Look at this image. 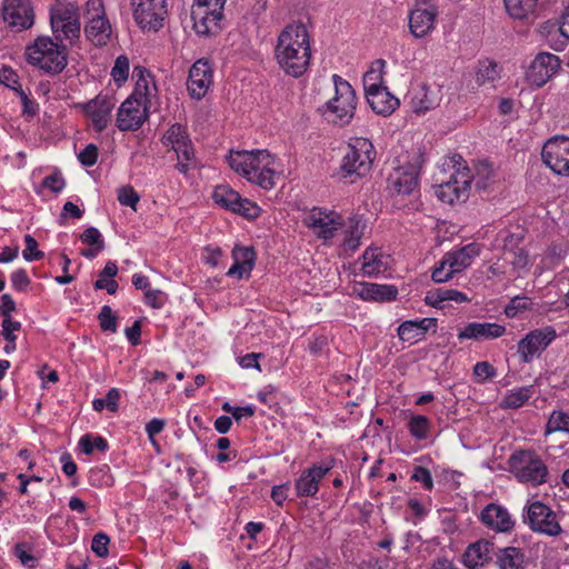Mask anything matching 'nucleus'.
<instances>
[{
  "label": "nucleus",
  "instance_id": "obj_1",
  "mask_svg": "<svg viewBox=\"0 0 569 569\" xmlns=\"http://www.w3.org/2000/svg\"><path fill=\"white\" fill-rule=\"evenodd\" d=\"M276 59L288 76L298 78L302 76L311 58L310 36L307 27L301 22H293L284 27L278 36Z\"/></svg>",
  "mask_w": 569,
  "mask_h": 569
},
{
  "label": "nucleus",
  "instance_id": "obj_2",
  "mask_svg": "<svg viewBox=\"0 0 569 569\" xmlns=\"http://www.w3.org/2000/svg\"><path fill=\"white\" fill-rule=\"evenodd\" d=\"M227 160L230 168L249 182L266 190L274 187L279 163L269 151H231Z\"/></svg>",
  "mask_w": 569,
  "mask_h": 569
},
{
  "label": "nucleus",
  "instance_id": "obj_3",
  "mask_svg": "<svg viewBox=\"0 0 569 569\" xmlns=\"http://www.w3.org/2000/svg\"><path fill=\"white\" fill-rule=\"evenodd\" d=\"M447 170L451 171L448 180L438 174L435 177L436 194L445 203L451 204L467 198L472 181L478 189L486 188V183L480 178H475L471 174L470 169L463 164L462 157L459 154H453L443 161L440 173H446Z\"/></svg>",
  "mask_w": 569,
  "mask_h": 569
},
{
  "label": "nucleus",
  "instance_id": "obj_4",
  "mask_svg": "<svg viewBox=\"0 0 569 569\" xmlns=\"http://www.w3.org/2000/svg\"><path fill=\"white\" fill-rule=\"evenodd\" d=\"M375 154L370 140L362 137L351 138L340 164L342 178L352 183L366 177L371 170Z\"/></svg>",
  "mask_w": 569,
  "mask_h": 569
},
{
  "label": "nucleus",
  "instance_id": "obj_5",
  "mask_svg": "<svg viewBox=\"0 0 569 569\" xmlns=\"http://www.w3.org/2000/svg\"><path fill=\"white\" fill-rule=\"evenodd\" d=\"M26 57L29 64L40 70L56 74L67 66V49L49 37H39L27 47Z\"/></svg>",
  "mask_w": 569,
  "mask_h": 569
},
{
  "label": "nucleus",
  "instance_id": "obj_6",
  "mask_svg": "<svg viewBox=\"0 0 569 569\" xmlns=\"http://www.w3.org/2000/svg\"><path fill=\"white\" fill-rule=\"evenodd\" d=\"M508 463L510 472L521 483L538 487L548 481V467L542 458L533 450H519L513 452Z\"/></svg>",
  "mask_w": 569,
  "mask_h": 569
},
{
  "label": "nucleus",
  "instance_id": "obj_7",
  "mask_svg": "<svg viewBox=\"0 0 569 569\" xmlns=\"http://www.w3.org/2000/svg\"><path fill=\"white\" fill-rule=\"evenodd\" d=\"M134 23L143 33H157L169 16L168 0H130Z\"/></svg>",
  "mask_w": 569,
  "mask_h": 569
},
{
  "label": "nucleus",
  "instance_id": "obj_8",
  "mask_svg": "<svg viewBox=\"0 0 569 569\" xmlns=\"http://www.w3.org/2000/svg\"><path fill=\"white\" fill-rule=\"evenodd\" d=\"M161 142L166 147H170L177 154L176 169L187 174L190 170L198 166L193 144L189 138L186 127L180 123L171 124L162 136Z\"/></svg>",
  "mask_w": 569,
  "mask_h": 569
},
{
  "label": "nucleus",
  "instance_id": "obj_9",
  "mask_svg": "<svg viewBox=\"0 0 569 569\" xmlns=\"http://www.w3.org/2000/svg\"><path fill=\"white\" fill-rule=\"evenodd\" d=\"M84 36L94 46H106L112 29L102 0H88L83 12Z\"/></svg>",
  "mask_w": 569,
  "mask_h": 569
},
{
  "label": "nucleus",
  "instance_id": "obj_10",
  "mask_svg": "<svg viewBox=\"0 0 569 569\" xmlns=\"http://www.w3.org/2000/svg\"><path fill=\"white\" fill-rule=\"evenodd\" d=\"M227 0H193L191 19L200 36L214 34L220 30Z\"/></svg>",
  "mask_w": 569,
  "mask_h": 569
},
{
  "label": "nucleus",
  "instance_id": "obj_11",
  "mask_svg": "<svg viewBox=\"0 0 569 569\" xmlns=\"http://www.w3.org/2000/svg\"><path fill=\"white\" fill-rule=\"evenodd\" d=\"M50 24L56 39L73 40L80 37L81 23L78 8L70 2H58L50 9Z\"/></svg>",
  "mask_w": 569,
  "mask_h": 569
},
{
  "label": "nucleus",
  "instance_id": "obj_12",
  "mask_svg": "<svg viewBox=\"0 0 569 569\" xmlns=\"http://www.w3.org/2000/svg\"><path fill=\"white\" fill-rule=\"evenodd\" d=\"M335 96L326 103V111L335 116L333 121L349 123L353 118L357 97L351 84L338 74L332 76Z\"/></svg>",
  "mask_w": 569,
  "mask_h": 569
},
{
  "label": "nucleus",
  "instance_id": "obj_13",
  "mask_svg": "<svg viewBox=\"0 0 569 569\" xmlns=\"http://www.w3.org/2000/svg\"><path fill=\"white\" fill-rule=\"evenodd\" d=\"M523 522L535 532L548 537H557L562 532L556 512L538 500L529 501L525 507Z\"/></svg>",
  "mask_w": 569,
  "mask_h": 569
},
{
  "label": "nucleus",
  "instance_id": "obj_14",
  "mask_svg": "<svg viewBox=\"0 0 569 569\" xmlns=\"http://www.w3.org/2000/svg\"><path fill=\"white\" fill-rule=\"evenodd\" d=\"M439 11L430 0H416L408 13L410 33L416 39L428 37L437 24Z\"/></svg>",
  "mask_w": 569,
  "mask_h": 569
},
{
  "label": "nucleus",
  "instance_id": "obj_15",
  "mask_svg": "<svg viewBox=\"0 0 569 569\" xmlns=\"http://www.w3.org/2000/svg\"><path fill=\"white\" fill-rule=\"evenodd\" d=\"M425 160L421 153H416L411 160L396 168L389 176V188L397 193L410 194L419 186V174Z\"/></svg>",
  "mask_w": 569,
  "mask_h": 569
},
{
  "label": "nucleus",
  "instance_id": "obj_16",
  "mask_svg": "<svg viewBox=\"0 0 569 569\" xmlns=\"http://www.w3.org/2000/svg\"><path fill=\"white\" fill-rule=\"evenodd\" d=\"M557 338V331L552 326H545L529 331L518 342V353L523 362H530L540 356Z\"/></svg>",
  "mask_w": 569,
  "mask_h": 569
},
{
  "label": "nucleus",
  "instance_id": "obj_17",
  "mask_svg": "<svg viewBox=\"0 0 569 569\" xmlns=\"http://www.w3.org/2000/svg\"><path fill=\"white\" fill-rule=\"evenodd\" d=\"M213 201L224 209L241 214L248 219H254L260 214V208L247 198H242L228 186H217L212 192Z\"/></svg>",
  "mask_w": 569,
  "mask_h": 569
},
{
  "label": "nucleus",
  "instance_id": "obj_18",
  "mask_svg": "<svg viewBox=\"0 0 569 569\" xmlns=\"http://www.w3.org/2000/svg\"><path fill=\"white\" fill-rule=\"evenodd\" d=\"M150 106L134 97H128L119 107L116 124L120 131H136L149 118Z\"/></svg>",
  "mask_w": 569,
  "mask_h": 569
},
{
  "label": "nucleus",
  "instance_id": "obj_19",
  "mask_svg": "<svg viewBox=\"0 0 569 569\" xmlns=\"http://www.w3.org/2000/svg\"><path fill=\"white\" fill-rule=\"evenodd\" d=\"M305 224L319 238H333L342 226V217L338 212L313 208L305 219Z\"/></svg>",
  "mask_w": 569,
  "mask_h": 569
},
{
  "label": "nucleus",
  "instance_id": "obj_20",
  "mask_svg": "<svg viewBox=\"0 0 569 569\" xmlns=\"http://www.w3.org/2000/svg\"><path fill=\"white\" fill-rule=\"evenodd\" d=\"M543 162L555 173L569 176V138L557 136L549 139L541 152Z\"/></svg>",
  "mask_w": 569,
  "mask_h": 569
},
{
  "label": "nucleus",
  "instance_id": "obj_21",
  "mask_svg": "<svg viewBox=\"0 0 569 569\" xmlns=\"http://www.w3.org/2000/svg\"><path fill=\"white\" fill-rule=\"evenodd\" d=\"M335 467L333 459H326L302 470L295 481V489L298 497H316L319 491L320 481Z\"/></svg>",
  "mask_w": 569,
  "mask_h": 569
},
{
  "label": "nucleus",
  "instance_id": "obj_22",
  "mask_svg": "<svg viewBox=\"0 0 569 569\" xmlns=\"http://www.w3.org/2000/svg\"><path fill=\"white\" fill-rule=\"evenodd\" d=\"M3 21L14 31L31 28L34 22V12L30 0H3Z\"/></svg>",
  "mask_w": 569,
  "mask_h": 569
},
{
  "label": "nucleus",
  "instance_id": "obj_23",
  "mask_svg": "<svg viewBox=\"0 0 569 569\" xmlns=\"http://www.w3.org/2000/svg\"><path fill=\"white\" fill-rule=\"evenodd\" d=\"M114 107L116 99L107 94H98L81 106L83 113L97 132H102L108 127Z\"/></svg>",
  "mask_w": 569,
  "mask_h": 569
},
{
  "label": "nucleus",
  "instance_id": "obj_24",
  "mask_svg": "<svg viewBox=\"0 0 569 569\" xmlns=\"http://www.w3.org/2000/svg\"><path fill=\"white\" fill-rule=\"evenodd\" d=\"M560 59L552 53H539L530 63L527 72V81L535 87L546 84L559 70Z\"/></svg>",
  "mask_w": 569,
  "mask_h": 569
},
{
  "label": "nucleus",
  "instance_id": "obj_25",
  "mask_svg": "<svg viewBox=\"0 0 569 569\" xmlns=\"http://www.w3.org/2000/svg\"><path fill=\"white\" fill-rule=\"evenodd\" d=\"M441 98L439 88H431L426 84L413 86L408 92L410 109L418 116L436 109L440 104Z\"/></svg>",
  "mask_w": 569,
  "mask_h": 569
},
{
  "label": "nucleus",
  "instance_id": "obj_26",
  "mask_svg": "<svg viewBox=\"0 0 569 569\" xmlns=\"http://www.w3.org/2000/svg\"><path fill=\"white\" fill-rule=\"evenodd\" d=\"M212 84V68L208 60L199 59L189 70L188 91L194 99L203 98Z\"/></svg>",
  "mask_w": 569,
  "mask_h": 569
},
{
  "label": "nucleus",
  "instance_id": "obj_27",
  "mask_svg": "<svg viewBox=\"0 0 569 569\" xmlns=\"http://www.w3.org/2000/svg\"><path fill=\"white\" fill-rule=\"evenodd\" d=\"M506 327L496 322H469L458 331L459 341H488L502 337Z\"/></svg>",
  "mask_w": 569,
  "mask_h": 569
},
{
  "label": "nucleus",
  "instance_id": "obj_28",
  "mask_svg": "<svg viewBox=\"0 0 569 569\" xmlns=\"http://www.w3.org/2000/svg\"><path fill=\"white\" fill-rule=\"evenodd\" d=\"M496 555L493 542L480 539L467 547L462 562L469 569H478L488 565Z\"/></svg>",
  "mask_w": 569,
  "mask_h": 569
},
{
  "label": "nucleus",
  "instance_id": "obj_29",
  "mask_svg": "<svg viewBox=\"0 0 569 569\" xmlns=\"http://www.w3.org/2000/svg\"><path fill=\"white\" fill-rule=\"evenodd\" d=\"M366 227V221L359 216L350 217L347 221L342 219L340 231L342 234L341 247L345 253H352L359 248Z\"/></svg>",
  "mask_w": 569,
  "mask_h": 569
},
{
  "label": "nucleus",
  "instance_id": "obj_30",
  "mask_svg": "<svg viewBox=\"0 0 569 569\" xmlns=\"http://www.w3.org/2000/svg\"><path fill=\"white\" fill-rule=\"evenodd\" d=\"M233 264L227 271L228 277L238 279L248 278L256 262V252L252 247L234 246L231 252Z\"/></svg>",
  "mask_w": 569,
  "mask_h": 569
},
{
  "label": "nucleus",
  "instance_id": "obj_31",
  "mask_svg": "<svg viewBox=\"0 0 569 569\" xmlns=\"http://www.w3.org/2000/svg\"><path fill=\"white\" fill-rule=\"evenodd\" d=\"M355 293L366 301H392L397 298L398 289L392 284L360 282L353 288Z\"/></svg>",
  "mask_w": 569,
  "mask_h": 569
},
{
  "label": "nucleus",
  "instance_id": "obj_32",
  "mask_svg": "<svg viewBox=\"0 0 569 569\" xmlns=\"http://www.w3.org/2000/svg\"><path fill=\"white\" fill-rule=\"evenodd\" d=\"M132 78L134 79V90L129 97L147 102L151 106V99L156 97L157 87L151 73L143 67L133 68Z\"/></svg>",
  "mask_w": 569,
  "mask_h": 569
},
{
  "label": "nucleus",
  "instance_id": "obj_33",
  "mask_svg": "<svg viewBox=\"0 0 569 569\" xmlns=\"http://www.w3.org/2000/svg\"><path fill=\"white\" fill-rule=\"evenodd\" d=\"M481 520L489 528L500 532L511 530L515 525L508 510L495 503L488 505L481 511Z\"/></svg>",
  "mask_w": 569,
  "mask_h": 569
},
{
  "label": "nucleus",
  "instance_id": "obj_34",
  "mask_svg": "<svg viewBox=\"0 0 569 569\" xmlns=\"http://www.w3.org/2000/svg\"><path fill=\"white\" fill-rule=\"evenodd\" d=\"M361 270L365 276L377 277L383 274L390 266V257L379 248H367L361 257Z\"/></svg>",
  "mask_w": 569,
  "mask_h": 569
},
{
  "label": "nucleus",
  "instance_id": "obj_35",
  "mask_svg": "<svg viewBox=\"0 0 569 569\" xmlns=\"http://www.w3.org/2000/svg\"><path fill=\"white\" fill-rule=\"evenodd\" d=\"M431 327H436V319L422 318L418 320L403 321L398 327V337L403 342L415 343L423 339Z\"/></svg>",
  "mask_w": 569,
  "mask_h": 569
},
{
  "label": "nucleus",
  "instance_id": "obj_36",
  "mask_svg": "<svg viewBox=\"0 0 569 569\" xmlns=\"http://www.w3.org/2000/svg\"><path fill=\"white\" fill-rule=\"evenodd\" d=\"M479 254V246L472 242L458 250H452L443 257L445 263H448V267L451 268V272L458 273L468 268Z\"/></svg>",
  "mask_w": 569,
  "mask_h": 569
},
{
  "label": "nucleus",
  "instance_id": "obj_37",
  "mask_svg": "<svg viewBox=\"0 0 569 569\" xmlns=\"http://www.w3.org/2000/svg\"><path fill=\"white\" fill-rule=\"evenodd\" d=\"M366 98L377 114L389 116L399 107V100L388 91L387 87L366 93Z\"/></svg>",
  "mask_w": 569,
  "mask_h": 569
},
{
  "label": "nucleus",
  "instance_id": "obj_38",
  "mask_svg": "<svg viewBox=\"0 0 569 569\" xmlns=\"http://www.w3.org/2000/svg\"><path fill=\"white\" fill-rule=\"evenodd\" d=\"M540 0H503L507 14L519 21L533 20L538 14Z\"/></svg>",
  "mask_w": 569,
  "mask_h": 569
},
{
  "label": "nucleus",
  "instance_id": "obj_39",
  "mask_svg": "<svg viewBox=\"0 0 569 569\" xmlns=\"http://www.w3.org/2000/svg\"><path fill=\"white\" fill-rule=\"evenodd\" d=\"M453 301L456 303H462L469 301L466 293L456 290V289H447V288H438L435 290H429L426 293L425 302L428 306L435 308H443L445 302Z\"/></svg>",
  "mask_w": 569,
  "mask_h": 569
},
{
  "label": "nucleus",
  "instance_id": "obj_40",
  "mask_svg": "<svg viewBox=\"0 0 569 569\" xmlns=\"http://www.w3.org/2000/svg\"><path fill=\"white\" fill-rule=\"evenodd\" d=\"M498 569H526L523 552L515 547L501 549L497 555Z\"/></svg>",
  "mask_w": 569,
  "mask_h": 569
},
{
  "label": "nucleus",
  "instance_id": "obj_41",
  "mask_svg": "<svg viewBox=\"0 0 569 569\" xmlns=\"http://www.w3.org/2000/svg\"><path fill=\"white\" fill-rule=\"evenodd\" d=\"M536 393L533 386H525L508 390L501 400V407L506 409H518L528 402Z\"/></svg>",
  "mask_w": 569,
  "mask_h": 569
},
{
  "label": "nucleus",
  "instance_id": "obj_42",
  "mask_svg": "<svg viewBox=\"0 0 569 569\" xmlns=\"http://www.w3.org/2000/svg\"><path fill=\"white\" fill-rule=\"evenodd\" d=\"M503 259L511 266V271L516 277L526 274L532 264L528 252L522 248L506 251Z\"/></svg>",
  "mask_w": 569,
  "mask_h": 569
},
{
  "label": "nucleus",
  "instance_id": "obj_43",
  "mask_svg": "<svg viewBox=\"0 0 569 569\" xmlns=\"http://www.w3.org/2000/svg\"><path fill=\"white\" fill-rule=\"evenodd\" d=\"M385 66L386 62L383 60H376L371 63L370 68L363 74L362 82L366 93L386 87L383 84Z\"/></svg>",
  "mask_w": 569,
  "mask_h": 569
},
{
  "label": "nucleus",
  "instance_id": "obj_44",
  "mask_svg": "<svg viewBox=\"0 0 569 569\" xmlns=\"http://www.w3.org/2000/svg\"><path fill=\"white\" fill-rule=\"evenodd\" d=\"M407 428L410 436L418 440H427L431 431V421L422 415H411L407 422Z\"/></svg>",
  "mask_w": 569,
  "mask_h": 569
},
{
  "label": "nucleus",
  "instance_id": "obj_45",
  "mask_svg": "<svg viewBox=\"0 0 569 569\" xmlns=\"http://www.w3.org/2000/svg\"><path fill=\"white\" fill-rule=\"evenodd\" d=\"M500 77L499 66L490 60H482L478 63V69L476 73V82L479 86H483L487 83H493Z\"/></svg>",
  "mask_w": 569,
  "mask_h": 569
},
{
  "label": "nucleus",
  "instance_id": "obj_46",
  "mask_svg": "<svg viewBox=\"0 0 569 569\" xmlns=\"http://www.w3.org/2000/svg\"><path fill=\"white\" fill-rule=\"evenodd\" d=\"M553 432H566L569 433V413L562 410H553L546 425V435Z\"/></svg>",
  "mask_w": 569,
  "mask_h": 569
},
{
  "label": "nucleus",
  "instance_id": "obj_47",
  "mask_svg": "<svg viewBox=\"0 0 569 569\" xmlns=\"http://www.w3.org/2000/svg\"><path fill=\"white\" fill-rule=\"evenodd\" d=\"M120 391L117 388H111L107 392L104 398H97L92 401V408L96 411H102L108 409L111 412H116L119 408Z\"/></svg>",
  "mask_w": 569,
  "mask_h": 569
},
{
  "label": "nucleus",
  "instance_id": "obj_48",
  "mask_svg": "<svg viewBox=\"0 0 569 569\" xmlns=\"http://www.w3.org/2000/svg\"><path fill=\"white\" fill-rule=\"evenodd\" d=\"M79 447L83 453L91 455L94 450L106 451L108 449V442L100 436L92 437L86 435L80 438Z\"/></svg>",
  "mask_w": 569,
  "mask_h": 569
},
{
  "label": "nucleus",
  "instance_id": "obj_49",
  "mask_svg": "<svg viewBox=\"0 0 569 569\" xmlns=\"http://www.w3.org/2000/svg\"><path fill=\"white\" fill-rule=\"evenodd\" d=\"M130 63L126 56H119L111 70V77L118 84L127 81L129 77Z\"/></svg>",
  "mask_w": 569,
  "mask_h": 569
},
{
  "label": "nucleus",
  "instance_id": "obj_50",
  "mask_svg": "<svg viewBox=\"0 0 569 569\" xmlns=\"http://www.w3.org/2000/svg\"><path fill=\"white\" fill-rule=\"evenodd\" d=\"M472 373L478 383H485L497 376V370L488 361H479L473 366Z\"/></svg>",
  "mask_w": 569,
  "mask_h": 569
},
{
  "label": "nucleus",
  "instance_id": "obj_51",
  "mask_svg": "<svg viewBox=\"0 0 569 569\" xmlns=\"http://www.w3.org/2000/svg\"><path fill=\"white\" fill-rule=\"evenodd\" d=\"M112 476L110 475L109 469L106 466L90 470V485L96 487H108L112 485Z\"/></svg>",
  "mask_w": 569,
  "mask_h": 569
},
{
  "label": "nucleus",
  "instance_id": "obj_52",
  "mask_svg": "<svg viewBox=\"0 0 569 569\" xmlns=\"http://www.w3.org/2000/svg\"><path fill=\"white\" fill-rule=\"evenodd\" d=\"M139 200L140 196L131 186H123L118 189V201L120 204L130 207L136 211Z\"/></svg>",
  "mask_w": 569,
  "mask_h": 569
},
{
  "label": "nucleus",
  "instance_id": "obj_53",
  "mask_svg": "<svg viewBox=\"0 0 569 569\" xmlns=\"http://www.w3.org/2000/svg\"><path fill=\"white\" fill-rule=\"evenodd\" d=\"M98 318H99L100 327L103 331H110V332L117 331V328H118L117 320L118 319H117L116 315L113 313L111 307L103 306L101 308V311H100Z\"/></svg>",
  "mask_w": 569,
  "mask_h": 569
},
{
  "label": "nucleus",
  "instance_id": "obj_54",
  "mask_svg": "<svg viewBox=\"0 0 569 569\" xmlns=\"http://www.w3.org/2000/svg\"><path fill=\"white\" fill-rule=\"evenodd\" d=\"M24 243L22 256L27 261H37L44 257V252L38 250V242L31 234L24 236Z\"/></svg>",
  "mask_w": 569,
  "mask_h": 569
},
{
  "label": "nucleus",
  "instance_id": "obj_55",
  "mask_svg": "<svg viewBox=\"0 0 569 569\" xmlns=\"http://www.w3.org/2000/svg\"><path fill=\"white\" fill-rule=\"evenodd\" d=\"M531 302L527 297L517 296L510 300L505 309V313L509 318H513L518 312L530 309Z\"/></svg>",
  "mask_w": 569,
  "mask_h": 569
},
{
  "label": "nucleus",
  "instance_id": "obj_56",
  "mask_svg": "<svg viewBox=\"0 0 569 569\" xmlns=\"http://www.w3.org/2000/svg\"><path fill=\"white\" fill-rule=\"evenodd\" d=\"M0 83L10 88L17 93V89H22L19 83V77L12 68L3 67L0 69Z\"/></svg>",
  "mask_w": 569,
  "mask_h": 569
},
{
  "label": "nucleus",
  "instance_id": "obj_57",
  "mask_svg": "<svg viewBox=\"0 0 569 569\" xmlns=\"http://www.w3.org/2000/svg\"><path fill=\"white\" fill-rule=\"evenodd\" d=\"M538 32L552 44V42L560 36L559 22L545 21L538 27Z\"/></svg>",
  "mask_w": 569,
  "mask_h": 569
},
{
  "label": "nucleus",
  "instance_id": "obj_58",
  "mask_svg": "<svg viewBox=\"0 0 569 569\" xmlns=\"http://www.w3.org/2000/svg\"><path fill=\"white\" fill-rule=\"evenodd\" d=\"M109 542H110V539L106 533L98 532L92 538L91 550L98 557H106V556H108V552H109V549H108Z\"/></svg>",
  "mask_w": 569,
  "mask_h": 569
},
{
  "label": "nucleus",
  "instance_id": "obj_59",
  "mask_svg": "<svg viewBox=\"0 0 569 569\" xmlns=\"http://www.w3.org/2000/svg\"><path fill=\"white\" fill-rule=\"evenodd\" d=\"M42 186L54 193H59L66 187V180L60 172H53L43 179Z\"/></svg>",
  "mask_w": 569,
  "mask_h": 569
},
{
  "label": "nucleus",
  "instance_id": "obj_60",
  "mask_svg": "<svg viewBox=\"0 0 569 569\" xmlns=\"http://www.w3.org/2000/svg\"><path fill=\"white\" fill-rule=\"evenodd\" d=\"M98 147L93 143H89L86 148L78 154V159L84 167H91L96 164L98 160Z\"/></svg>",
  "mask_w": 569,
  "mask_h": 569
},
{
  "label": "nucleus",
  "instance_id": "obj_61",
  "mask_svg": "<svg viewBox=\"0 0 569 569\" xmlns=\"http://www.w3.org/2000/svg\"><path fill=\"white\" fill-rule=\"evenodd\" d=\"M17 94L19 96L22 103V113L28 117L36 116L39 110V104L36 102V100L29 98L23 89H17Z\"/></svg>",
  "mask_w": 569,
  "mask_h": 569
},
{
  "label": "nucleus",
  "instance_id": "obj_62",
  "mask_svg": "<svg viewBox=\"0 0 569 569\" xmlns=\"http://www.w3.org/2000/svg\"><path fill=\"white\" fill-rule=\"evenodd\" d=\"M80 239L83 243L88 246H103V238L100 231L94 227L87 228L80 236Z\"/></svg>",
  "mask_w": 569,
  "mask_h": 569
},
{
  "label": "nucleus",
  "instance_id": "obj_63",
  "mask_svg": "<svg viewBox=\"0 0 569 569\" xmlns=\"http://www.w3.org/2000/svg\"><path fill=\"white\" fill-rule=\"evenodd\" d=\"M144 302L146 305L154 308L160 309L166 303V296L164 293L159 289H149L144 292Z\"/></svg>",
  "mask_w": 569,
  "mask_h": 569
},
{
  "label": "nucleus",
  "instance_id": "obj_64",
  "mask_svg": "<svg viewBox=\"0 0 569 569\" xmlns=\"http://www.w3.org/2000/svg\"><path fill=\"white\" fill-rule=\"evenodd\" d=\"M411 479L420 482L426 490H431L433 487L431 473L425 467H416L411 475Z\"/></svg>",
  "mask_w": 569,
  "mask_h": 569
}]
</instances>
